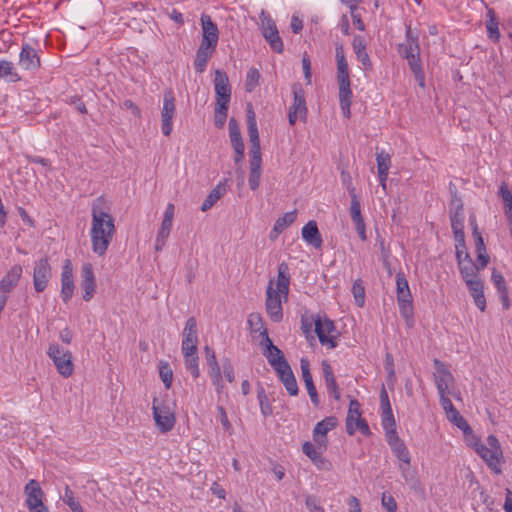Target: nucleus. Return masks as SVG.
<instances>
[{"label": "nucleus", "instance_id": "nucleus-7", "mask_svg": "<svg viewBox=\"0 0 512 512\" xmlns=\"http://www.w3.org/2000/svg\"><path fill=\"white\" fill-rule=\"evenodd\" d=\"M152 410L159 431L167 433L173 429L176 421L175 415L165 401H159L157 398H154Z\"/></svg>", "mask_w": 512, "mask_h": 512}, {"label": "nucleus", "instance_id": "nucleus-62", "mask_svg": "<svg viewBox=\"0 0 512 512\" xmlns=\"http://www.w3.org/2000/svg\"><path fill=\"white\" fill-rule=\"evenodd\" d=\"M170 235V231L159 228L156 240H155V250L161 251L166 245V241Z\"/></svg>", "mask_w": 512, "mask_h": 512}, {"label": "nucleus", "instance_id": "nucleus-10", "mask_svg": "<svg viewBox=\"0 0 512 512\" xmlns=\"http://www.w3.org/2000/svg\"><path fill=\"white\" fill-rule=\"evenodd\" d=\"M282 299H284L283 294L275 290L274 280L271 279L266 290L265 308L268 316L275 323L283 319Z\"/></svg>", "mask_w": 512, "mask_h": 512}, {"label": "nucleus", "instance_id": "nucleus-30", "mask_svg": "<svg viewBox=\"0 0 512 512\" xmlns=\"http://www.w3.org/2000/svg\"><path fill=\"white\" fill-rule=\"evenodd\" d=\"M380 406H381V410H382V414H381L382 427L396 426V422H395L394 415L392 412L388 393H387L384 385H382V388L380 391Z\"/></svg>", "mask_w": 512, "mask_h": 512}, {"label": "nucleus", "instance_id": "nucleus-49", "mask_svg": "<svg viewBox=\"0 0 512 512\" xmlns=\"http://www.w3.org/2000/svg\"><path fill=\"white\" fill-rule=\"evenodd\" d=\"M448 420L461 429L464 433L471 432V428L465 418L458 412L457 409L453 410L447 415Z\"/></svg>", "mask_w": 512, "mask_h": 512}, {"label": "nucleus", "instance_id": "nucleus-58", "mask_svg": "<svg viewBox=\"0 0 512 512\" xmlns=\"http://www.w3.org/2000/svg\"><path fill=\"white\" fill-rule=\"evenodd\" d=\"M377 170L378 172H389L391 165L390 155L384 152L378 153L376 156Z\"/></svg>", "mask_w": 512, "mask_h": 512}, {"label": "nucleus", "instance_id": "nucleus-13", "mask_svg": "<svg viewBox=\"0 0 512 512\" xmlns=\"http://www.w3.org/2000/svg\"><path fill=\"white\" fill-rule=\"evenodd\" d=\"M175 110V97L173 91L170 89L164 93L161 111V130L165 136H170L172 133Z\"/></svg>", "mask_w": 512, "mask_h": 512}, {"label": "nucleus", "instance_id": "nucleus-64", "mask_svg": "<svg viewBox=\"0 0 512 512\" xmlns=\"http://www.w3.org/2000/svg\"><path fill=\"white\" fill-rule=\"evenodd\" d=\"M382 505L388 512H394L397 509V503L393 496H391L390 494H382Z\"/></svg>", "mask_w": 512, "mask_h": 512}, {"label": "nucleus", "instance_id": "nucleus-5", "mask_svg": "<svg viewBox=\"0 0 512 512\" xmlns=\"http://www.w3.org/2000/svg\"><path fill=\"white\" fill-rule=\"evenodd\" d=\"M48 356L52 359L58 373L67 378L72 375L74 371V364L72 362V354L70 351L60 347L59 344H50Z\"/></svg>", "mask_w": 512, "mask_h": 512}, {"label": "nucleus", "instance_id": "nucleus-19", "mask_svg": "<svg viewBox=\"0 0 512 512\" xmlns=\"http://www.w3.org/2000/svg\"><path fill=\"white\" fill-rule=\"evenodd\" d=\"M81 288L83 290V299L90 301L95 293L96 283L91 263H84L81 268Z\"/></svg>", "mask_w": 512, "mask_h": 512}, {"label": "nucleus", "instance_id": "nucleus-23", "mask_svg": "<svg viewBox=\"0 0 512 512\" xmlns=\"http://www.w3.org/2000/svg\"><path fill=\"white\" fill-rule=\"evenodd\" d=\"M301 235L303 240L307 244L314 247L315 249H319L322 247L323 239L318 229L316 221L311 220L308 223H306L301 230Z\"/></svg>", "mask_w": 512, "mask_h": 512}, {"label": "nucleus", "instance_id": "nucleus-33", "mask_svg": "<svg viewBox=\"0 0 512 512\" xmlns=\"http://www.w3.org/2000/svg\"><path fill=\"white\" fill-rule=\"evenodd\" d=\"M466 286L474 300L475 305L480 309V311H485L486 299L484 296L483 281L481 279L477 281H467Z\"/></svg>", "mask_w": 512, "mask_h": 512}, {"label": "nucleus", "instance_id": "nucleus-39", "mask_svg": "<svg viewBox=\"0 0 512 512\" xmlns=\"http://www.w3.org/2000/svg\"><path fill=\"white\" fill-rule=\"evenodd\" d=\"M459 272L464 280L465 284L467 281H477L480 280L478 272L480 271L475 262L472 259L462 262V264H458Z\"/></svg>", "mask_w": 512, "mask_h": 512}, {"label": "nucleus", "instance_id": "nucleus-17", "mask_svg": "<svg viewBox=\"0 0 512 512\" xmlns=\"http://www.w3.org/2000/svg\"><path fill=\"white\" fill-rule=\"evenodd\" d=\"M214 87L217 96V103L229 104L231 98V87L226 72L222 70L215 71Z\"/></svg>", "mask_w": 512, "mask_h": 512}, {"label": "nucleus", "instance_id": "nucleus-16", "mask_svg": "<svg viewBox=\"0 0 512 512\" xmlns=\"http://www.w3.org/2000/svg\"><path fill=\"white\" fill-rule=\"evenodd\" d=\"M200 21L202 26L201 44L216 48L219 39V30L217 25L212 21L208 14H202Z\"/></svg>", "mask_w": 512, "mask_h": 512}, {"label": "nucleus", "instance_id": "nucleus-45", "mask_svg": "<svg viewBox=\"0 0 512 512\" xmlns=\"http://www.w3.org/2000/svg\"><path fill=\"white\" fill-rule=\"evenodd\" d=\"M297 211L293 210L290 212H286L283 216L279 217L274 224L275 232H283L286 228H288L291 224L296 221Z\"/></svg>", "mask_w": 512, "mask_h": 512}, {"label": "nucleus", "instance_id": "nucleus-35", "mask_svg": "<svg viewBox=\"0 0 512 512\" xmlns=\"http://www.w3.org/2000/svg\"><path fill=\"white\" fill-rule=\"evenodd\" d=\"M302 452L312 461L318 469H328L330 463L317 451L315 446L307 441L302 445Z\"/></svg>", "mask_w": 512, "mask_h": 512}, {"label": "nucleus", "instance_id": "nucleus-27", "mask_svg": "<svg viewBox=\"0 0 512 512\" xmlns=\"http://www.w3.org/2000/svg\"><path fill=\"white\" fill-rule=\"evenodd\" d=\"M275 372L278 375V378L283 383L285 389L291 396L298 395L299 389L297 385L296 378L293 374V371L290 367V365H286V367L277 368Z\"/></svg>", "mask_w": 512, "mask_h": 512}, {"label": "nucleus", "instance_id": "nucleus-57", "mask_svg": "<svg viewBox=\"0 0 512 512\" xmlns=\"http://www.w3.org/2000/svg\"><path fill=\"white\" fill-rule=\"evenodd\" d=\"M450 395L458 398L459 393H439L440 405L446 412V415L450 414L453 410L456 409L449 398Z\"/></svg>", "mask_w": 512, "mask_h": 512}, {"label": "nucleus", "instance_id": "nucleus-3", "mask_svg": "<svg viewBox=\"0 0 512 512\" xmlns=\"http://www.w3.org/2000/svg\"><path fill=\"white\" fill-rule=\"evenodd\" d=\"M475 451L495 474L502 473L501 462L503 452L499 440L495 435H489L487 437V445L476 443Z\"/></svg>", "mask_w": 512, "mask_h": 512}, {"label": "nucleus", "instance_id": "nucleus-54", "mask_svg": "<svg viewBox=\"0 0 512 512\" xmlns=\"http://www.w3.org/2000/svg\"><path fill=\"white\" fill-rule=\"evenodd\" d=\"M229 104L217 103L214 113V124L218 128H222L227 119V111Z\"/></svg>", "mask_w": 512, "mask_h": 512}, {"label": "nucleus", "instance_id": "nucleus-44", "mask_svg": "<svg viewBox=\"0 0 512 512\" xmlns=\"http://www.w3.org/2000/svg\"><path fill=\"white\" fill-rule=\"evenodd\" d=\"M257 399L259 401L260 410L263 416L267 417L272 415L273 409L269 402L265 389L261 384L257 386Z\"/></svg>", "mask_w": 512, "mask_h": 512}, {"label": "nucleus", "instance_id": "nucleus-59", "mask_svg": "<svg viewBox=\"0 0 512 512\" xmlns=\"http://www.w3.org/2000/svg\"><path fill=\"white\" fill-rule=\"evenodd\" d=\"M247 130L251 143L250 149L261 148L257 123L247 124Z\"/></svg>", "mask_w": 512, "mask_h": 512}, {"label": "nucleus", "instance_id": "nucleus-40", "mask_svg": "<svg viewBox=\"0 0 512 512\" xmlns=\"http://www.w3.org/2000/svg\"><path fill=\"white\" fill-rule=\"evenodd\" d=\"M185 368L194 379L200 376L199 357L197 352L182 351Z\"/></svg>", "mask_w": 512, "mask_h": 512}, {"label": "nucleus", "instance_id": "nucleus-4", "mask_svg": "<svg viewBox=\"0 0 512 512\" xmlns=\"http://www.w3.org/2000/svg\"><path fill=\"white\" fill-rule=\"evenodd\" d=\"M396 298L401 316L410 319L413 316V299L408 281L403 272L396 274Z\"/></svg>", "mask_w": 512, "mask_h": 512}, {"label": "nucleus", "instance_id": "nucleus-29", "mask_svg": "<svg viewBox=\"0 0 512 512\" xmlns=\"http://www.w3.org/2000/svg\"><path fill=\"white\" fill-rule=\"evenodd\" d=\"M353 50L356 58L365 69H371L372 63L367 53V43L363 36L355 35L352 42Z\"/></svg>", "mask_w": 512, "mask_h": 512}, {"label": "nucleus", "instance_id": "nucleus-15", "mask_svg": "<svg viewBox=\"0 0 512 512\" xmlns=\"http://www.w3.org/2000/svg\"><path fill=\"white\" fill-rule=\"evenodd\" d=\"M198 329L195 317H189L182 332L181 351L197 352Z\"/></svg>", "mask_w": 512, "mask_h": 512}, {"label": "nucleus", "instance_id": "nucleus-38", "mask_svg": "<svg viewBox=\"0 0 512 512\" xmlns=\"http://www.w3.org/2000/svg\"><path fill=\"white\" fill-rule=\"evenodd\" d=\"M359 418H362L361 405L358 400L351 399L346 418V431L349 435H353L355 433L354 421Z\"/></svg>", "mask_w": 512, "mask_h": 512}, {"label": "nucleus", "instance_id": "nucleus-63", "mask_svg": "<svg viewBox=\"0 0 512 512\" xmlns=\"http://www.w3.org/2000/svg\"><path fill=\"white\" fill-rule=\"evenodd\" d=\"M67 103L70 105H74L78 112L81 114L87 113V108L85 103L81 100V98L78 95L70 96L67 99Z\"/></svg>", "mask_w": 512, "mask_h": 512}, {"label": "nucleus", "instance_id": "nucleus-51", "mask_svg": "<svg viewBox=\"0 0 512 512\" xmlns=\"http://www.w3.org/2000/svg\"><path fill=\"white\" fill-rule=\"evenodd\" d=\"M222 192L220 185L216 186L205 198L201 205V211L205 212L212 208V206L221 198Z\"/></svg>", "mask_w": 512, "mask_h": 512}, {"label": "nucleus", "instance_id": "nucleus-34", "mask_svg": "<svg viewBox=\"0 0 512 512\" xmlns=\"http://www.w3.org/2000/svg\"><path fill=\"white\" fill-rule=\"evenodd\" d=\"M247 324L252 334H259V337L262 339L261 342L269 338L263 317L260 313H250L248 315Z\"/></svg>", "mask_w": 512, "mask_h": 512}, {"label": "nucleus", "instance_id": "nucleus-11", "mask_svg": "<svg viewBox=\"0 0 512 512\" xmlns=\"http://www.w3.org/2000/svg\"><path fill=\"white\" fill-rule=\"evenodd\" d=\"M433 364L436 370L434 381L438 393H454L455 378L451 371L439 359H434Z\"/></svg>", "mask_w": 512, "mask_h": 512}, {"label": "nucleus", "instance_id": "nucleus-12", "mask_svg": "<svg viewBox=\"0 0 512 512\" xmlns=\"http://www.w3.org/2000/svg\"><path fill=\"white\" fill-rule=\"evenodd\" d=\"M52 278V268L47 256L35 262L33 269V287L37 293L43 292Z\"/></svg>", "mask_w": 512, "mask_h": 512}, {"label": "nucleus", "instance_id": "nucleus-52", "mask_svg": "<svg viewBox=\"0 0 512 512\" xmlns=\"http://www.w3.org/2000/svg\"><path fill=\"white\" fill-rule=\"evenodd\" d=\"M260 77L261 75L258 69L252 67L248 70L245 81V88L247 92H252L259 85Z\"/></svg>", "mask_w": 512, "mask_h": 512}, {"label": "nucleus", "instance_id": "nucleus-55", "mask_svg": "<svg viewBox=\"0 0 512 512\" xmlns=\"http://www.w3.org/2000/svg\"><path fill=\"white\" fill-rule=\"evenodd\" d=\"M352 293L357 306L362 307L365 302V288L363 282L357 279L352 286Z\"/></svg>", "mask_w": 512, "mask_h": 512}, {"label": "nucleus", "instance_id": "nucleus-22", "mask_svg": "<svg viewBox=\"0 0 512 512\" xmlns=\"http://www.w3.org/2000/svg\"><path fill=\"white\" fill-rule=\"evenodd\" d=\"M337 426V418L329 416L318 422L313 429V439L319 445H324L327 441L326 435Z\"/></svg>", "mask_w": 512, "mask_h": 512}, {"label": "nucleus", "instance_id": "nucleus-50", "mask_svg": "<svg viewBox=\"0 0 512 512\" xmlns=\"http://www.w3.org/2000/svg\"><path fill=\"white\" fill-rule=\"evenodd\" d=\"M488 15L490 16L489 21L486 24L488 37L493 41H498L500 38V32L498 28V21L494 17V11L492 9L488 10Z\"/></svg>", "mask_w": 512, "mask_h": 512}, {"label": "nucleus", "instance_id": "nucleus-24", "mask_svg": "<svg viewBox=\"0 0 512 512\" xmlns=\"http://www.w3.org/2000/svg\"><path fill=\"white\" fill-rule=\"evenodd\" d=\"M275 290L283 294L284 301H287L290 285V268L286 262H281L277 268V280L274 283Z\"/></svg>", "mask_w": 512, "mask_h": 512}, {"label": "nucleus", "instance_id": "nucleus-21", "mask_svg": "<svg viewBox=\"0 0 512 512\" xmlns=\"http://www.w3.org/2000/svg\"><path fill=\"white\" fill-rule=\"evenodd\" d=\"M300 368L302 373V378L305 383L307 392L310 396L311 402L315 407H318L320 404V399L316 390V387L313 382L312 375L310 373V363L306 358H301L300 360Z\"/></svg>", "mask_w": 512, "mask_h": 512}, {"label": "nucleus", "instance_id": "nucleus-20", "mask_svg": "<svg viewBox=\"0 0 512 512\" xmlns=\"http://www.w3.org/2000/svg\"><path fill=\"white\" fill-rule=\"evenodd\" d=\"M261 344L265 345L266 349L263 354L274 370H277V368L286 367V365L289 364L285 359L283 352L273 344L270 338H267V340L261 342Z\"/></svg>", "mask_w": 512, "mask_h": 512}, {"label": "nucleus", "instance_id": "nucleus-42", "mask_svg": "<svg viewBox=\"0 0 512 512\" xmlns=\"http://www.w3.org/2000/svg\"><path fill=\"white\" fill-rule=\"evenodd\" d=\"M347 190L351 196V206H350V215L354 224L364 222V219L361 214V205L358 200L356 189L350 188V185L347 186Z\"/></svg>", "mask_w": 512, "mask_h": 512}, {"label": "nucleus", "instance_id": "nucleus-46", "mask_svg": "<svg viewBox=\"0 0 512 512\" xmlns=\"http://www.w3.org/2000/svg\"><path fill=\"white\" fill-rule=\"evenodd\" d=\"M265 40L268 42L270 48L276 53H282L284 50L283 41L279 35V31L274 30L271 32H267L262 34Z\"/></svg>", "mask_w": 512, "mask_h": 512}, {"label": "nucleus", "instance_id": "nucleus-14", "mask_svg": "<svg viewBox=\"0 0 512 512\" xmlns=\"http://www.w3.org/2000/svg\"><path fill=\"white\" fill-rule=\"evenodd\" d=\"M26 505L30 512H49L48 508L43 504V491L39 483L32 479L25 486Z\"/></svg>", "mask_w": 512, "mask_h": 512}, {"label": "nucleus", "instance_id": "nucleus-56", "mask_svg": "<svg viewBox=\"0 0 512 512\" xmlns=\"http://www.w3.org/2000/svg\"><path fill=\"white\" fill-rule=\"evenodd\" d=\"M74 293V280L61 279V298L64 303H68Z\"/></svg>", "mask_w": 512, "mask_h": 512}, {"label": "nucleus", "instance_id": "nucleus-60", "mask_svg": "<svg viewBox=\"0 0 512 512\" xmlns=\"http://www.w3.org/2000/svg\"><path fill=\"white\" fill-rule=\"evenodd\" d=\"M250 171H261V148L250 149Z\"/></svg>", "mask_w": 512, "mask_h": 512}, {"label": "nucleus", "instance_id": "nucleus-32", "mask_svg": "<svg viewBox=\"0 0 512 512\" xmlns=\"http://www.w3.org/2000/svg\"><path fill=\"white\" fill-rule=\"evenodd\" d=\"M399 54L404 58H408L411 54L420 52L418 37L412 34L410 26L406 28V41L398 46Z\"/></svg>", "mask_w": 512, "mask_h": 512}, {"label": "nucleus", "instance_id": "nucleus-9", "mask_svg": "<svg viewBox=\"0 0 512 512\" xmlns=\"http://www.w3.org/2000/svg\"><path fill=\"white\" fill-rule=\"evenodd\" d=\"M314 331L323 346H328L330 349L337 346V330L334 322L330 319L317 315L314 321Z\"/></svg>", "mask_w": 512, "mask_h": 512}, {"label": "nucleus", "instance_id": "nucleus-37", "mask_svg": "<svg viewBox=\"0 0 512 512\" xmlns=\"http://www.w3.org/2000/svg\"><path fill=\"white\" fill-rule=\"evenodd\" d=\"M406 60L412 73L414 74L415 80L420 87H424L425 74L421 64L420 52L411 54L408 58H406Z\"/></svg>", "mask_w": 512, "mask_h": 512}, {"label": "nucleus", "instance_id": "nucleus-36", "mask_svg": "<svg viewBox=\"0 0 512 512\" xmlns=\"http://www.w3.org/2000/svg\"><path fill=\"white\" fill-rule=\"evenodd\" d=\"M215 48L211 46H205L200 44L196 51L194 68L198 73H203L206 69L207 63L211 58Z\"/></svg>", "mask_w": 512, "mask_h": 512}, {"label": "nucleus", "instance_id": "nucleus-28", "mask_svg": "<svg viewBox=\"0 0 512 512\" xmlns=\"http://www.w3.org/2000/svg\"><path fill=\"white\" fill-rule=\"evenodd\" d=\"M491 280H492L494 286L496 287L497 294L502 303L503 309L508 310L511 306V303L509 300L508 289H507L506 282H505L503 275L500 272H498L496 269H493L492 275H491Z\"/></svg>", "mask_w": 512, "mask_h": 512}, {"label": "nucleus", "instance_id": "nucleus-48", "mask_svg": "<svg viewBox=\"0 0 512 512\" xmlns=\"http://www.w3.org/2000/svg\"><path fill=\"white\" fill-rule=\"evenodd\" d=\"M159 376L166 389H169L173 381V372L168 362L160 361Z\"/></svg>", "mask_w": 512, "mask_h": 512}, {"label": "nucleus", "instance_id": "nucleus-61", "mask_svg": "<svg viewBox=\"0 0 512 512\" xmlns=\"http://www.w3.org/2000/svg\"><path fill=\"white\" fill-rule=\"evenodd\" d=\"M305 504L310 512H325L324 508L320 505V500L314 495L306 496Z\"/></svg>", "mask_w": 512, "mask_h": 512}, {"label": "nucleus", "instance_id": "nucleus-25", "mask_svg": "<svg viewBox=\"0 0 512 512\" xmlns=\"http://www.w3.org/2000/svg\"><path fill=\"white\" fill-rule=\"evenodd\" d=\"M22 275V267L14 265L0 281V293L7 295L18 284Z\"/></svg>", "mask_w": 512, "mask_h": 512}, {"label": "nucleus", "instance_id": "nucleus-2", "mask_svg": "<svg viewBox=\"0 0 512 512\" xmlns=\"http://www.w3.org/2000/svg\"><path fill=\"white\" fill-rule=\"evenodd\" d=\"M335 59L337 65V83L339 88V104L342 114L349 119L351 116V104L353 93L351 90V80L348 62L345 56L344 47L341 43H336Z\"/></svg>", "mask_w": 512, "mask_h": 512}, {"label": "nucleus", "instance_id": "nucleus-1", "mask_svg": "<svg viewBox=\"0 0 512 512\" xmlns=\"http://www.w3.org/2000/svg\"><path fill=\"white\" fill-rule=\"evenodd\" d=\"M91 217L90 238L92 251L98 256H103L112 242L116 231L114 219L110 214V204L103 196L93 201Z\"/></svg>", "mask_w": 512, "mask_h": 512}, {"label": "nucleus", "instance_id": "nucleus-8", "mask_svg": "<svg viewBox=\"0 0 512 512\" xmlns=\"http://www.w3.org/2000/svg\"><path fill=\"white\" fill-rule=\"evenodd\" d=\"M383 429L385 430V437L388 445L397 459L402 463L400 464V468L404 469L403 464L408 467L411 463L410 452L405 443L399 438L396 426H384Z\"/></svg>", "mask_w": 512, "mask_h": 512}, {"label": "nucleus", "instance_id": "nucleus-47", "mask_svg": "<svg viewBox=\"0 0 512 512\" xmlns=\"http://www.w3.org/2000/svg\"><path fill=\"white\" fill-rule=\"evenodd\" d=\"M62 500L72 512H84L80 502L75 498L73 491L68 485L65 487Z\"/></svg>", "mask_w": 512, "mask_h": 512}, {"label": "nucleus", "instance_id": "nucleus-18", "mask_svg": "<svg viewBox=\"0 0 512 512\" xmlns=\"http://www.w3.org/2000/svg\"><path fill=\"white\" fill-rule=\"evenodd\" d=\"M19 65L27 71H36L41 65L38 51L28 43L22 45L19 54Z\"/></svg>", "mask_w": 512, "mask_h": 512}, {"label": "nucleus", "instance_id": "nucleus-43", "mask_svg": "<svg viewBox=\"0 0 512 512\" xmlns=\"http://www.w3.org/2000/svg\"><path fill=\"white\" fill-rule=\"evenodd\" d=\"M228 128H229V137H230L231 144H232L233 148L244 146L240 128H239L238 122L236 121L235 118H233V117L230 118L229 123H228Z\"/></svg>", "mask_w": 512, "mask_h": 512}, {"label": "nucleus", "instance_id": "nucleus-53", "mask_svg": "<svg viewBox=\"0 0 512 512\" xmlns=\"http://www.w3.org/2000/svg\"><path fill=\"white\" fill-rule=\"evenodd\" d=\"M259 19L262 34L277 30L275 21L272 19L268 12L262 10L259 15Z\"/></svg>", "mask_w": 512, "mask_h": 512}, {"label": "nucleus", "instance_id": "nucleus-26", "mask_svg": "<svg viewBox=\"0 0 512 512\" xmlns=\"http://www.w3.org/2000/svg\"><path fill=\"white\" fill-rule=\"evenodd\" d=\"M322 371H323L325 386L327 388L328 393L330 395H332L336 401H339L341 398L340 388H339L336 378L334 376L333 369H332L331 365L328 363V361H326V360L322 361Z\"/></svg>", "mask_w": 512, "mask_h": 512}, {"label": "nucleus", "instance_id": "nucleus-41", "mask_svg": "<svg viewBox=\"0 0 512 512\" xmlns=\"http://www.w3.org/2000/svg\"><path fill=\"white\" fill-rule=\"evenodd\" d=\"M0 77L11 83H15L21 80V77L16 71L14 64L7 60L0 61Z\"/></svg>", "mask_w": 512, "mask_h": 512}, {"label": "nucleus", "instance_id": "nucleus-6", "mask_svg": "<svg viewBox=\"0 0 512 512\" xmlns=\"http://www.w3.org/2000/svg\"><path fill=\"white\" fill-rule=\"evenodd\" d=\"M293 103L289 107L288 121L294 126L297 120L305 122L307 119V106L305 91L300 83H294L292 86Z\"/></svg>", "mask_w": 512, "mask_h": 512}, {"label": "nucleus", "instance_id": "nucleus-31", "mask_svg": "<svg viewBox=\"0 0 512 512\" xmlns=\"http://www.w3.org/2000/svg\"><path fill=\"white\" fill-rule=\"evenodd\" d=\"M449 216L452 229L464 228L465 216L463 212V203L460 198L456 197V195L451 200Z\"/></svg>", "mask_w": 512, "mask_h": 512}]
</instances>
